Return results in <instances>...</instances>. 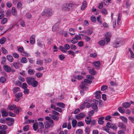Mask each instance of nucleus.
Returning a JSON list of instances; mask_svg holds the SVG:
<instances>
[{
	"label": "nucleus",
	"instance_id": "obj_62",
	"mask_svg": "<svg viewBox=\"0 0 134 134\" xmlns=\"http://www.w3.org/2000/svg\"><path fill=\"white\" fill-rule=\"evenodd\" d=\"M48 128H46V127L44 128L43 129V132L44 134H45L47 133L49 131V130H48Z\"/></svg>",
	"mask_w": 134,
	"mask_h": 134
},
{
	"label": "nucleus",
	"instance_id": "obj_28",
	"mask_svg": "<svg viewBox=\"0 0 134 134\" xmlns=\"http://www.w3.org/2000/svg\"><path fill=\"white\" fill-rule=\"evenodd\" d=\"M19 63L17 62H14L13 63V66L16 69H18L19 68Z\"/></svg>",
	"mask_w": 134,
	"mask_h": 134
},
{
	"label": "nucleus",
	"instance_id": "obj_51",
	"mask_svg": "<svg viewBox=\"0 0 134 134\" xmlns=\"http://www.w3.org/2000/svg\"><path fill=\"white\" fill-rule=\"evenodd\" d=\"M12 55L13 57L16 58H18L19 57V55L16 53H13L12 54Z\"/></svg>",
	"mask_w": 134,
	"mask_h": 134
},
{
	"label": "nucleus",
	"instance_id": "obj_9",
	"mask_svg": "<svg viewBox=\"0 0 134 134\" xmlns=\"http://www.w3.org/2000/svg\"><path fill=\"white\" fill-rule=\"evenodd\" d=\"M34 80L35 79L34 78L31 77H27L26 79L27 82L28 84L30 85L32 84Z\"/></svg>",
	"mask_w": 134,
	"mask_h": 134
},
{
	"label": "nucleus",
	"instance_id": "obj_26",
	"mask_svg": "<svg viewBox=\"0 0 134 134\" xmlns=\"http://www.w3.org/2000/svg\"><path fill=\"white\" fill-rule=\"evenodd\" d=\"M75 39H76V40H81V36L79 34L78 35H76L75 36V37L73 38V40L71 41H73V40H75Z\"/></svg>",
	"mask_w": 134,
	"mask_h": 134
},
{
	"label": "nucleus",
	"instance_id": "obj_12",
	"mask_svg": "<svg viewBox=\"0 0 134 134\" xmlns=\"http://www.w3.org/2000/svg\"><path fill=\"white\" fill-rule=\"evenodd\" d=\"M4 70L7 72H9L11 70V68L7 65H4L3 66Z\"/></svg>",
	"mask_w": 134,
	"mask_h": 134
},
{
	"label": "nucleus",
	"instance_id": "obj_17",
	"mask_svg": "<svg viewBox=\"0 0 134 134\" xmlns=\"http://www.w3.org/2000/svg\"><path fill=\"white\" fill-rule=\"evenodd\" d=\"M59 27L58 24H56L53 26L52 28V30L53 31H55L58 30L59 29Z\"/></svg>",
	"mask_w": 134,
	"mask_h": 134
},
{
	"label": "nucleus",
	"instance_id": "obj_1",
	"mask_svg": "<svg viewBox=\"0 0 134 134\" xmlns=\"http://www.w3.org/2000/svg\"><path fill=\"white\" fill-rule=\"evenodd\" d=\"M53 13V12L50 8H46L42 12L41 15L42 16L46 15L47 17L51 16Z\"/></svg>",
	"mask_w": 134,
	"mask_h": 134
},
{
	"label": "nucleus",
	"instance_id": "obj_6",
	"mask_svg": "<svg viewBox=\"0 0 134 134\" xmlns=\"http://www.w3.org/2000/svg\"><path fill=\"white\" fill-rule=\"evenodd\" d=\"M6 120L8 121L7 122V124L9 126H11L13 125L14 123V119L8 117L5 119Z\"/></svg>",
	"mask_w": 134,
	"mask_h": 134
},
{
	"label": "nucleus",
	"instance_id": "obj_53",
	"mask_svg": "<svg viewBox=\"0 0 134 134\" xmlns=\"http://www.w3.org/2000/svg\"><path fill=\"white\" fill-rule=\"evenodd\" d=\"M128 119L132 123H134V117L129 116L128 117Z\"/></svg>",
	"mask_w": 134,
	"mask_h": 134
},
{
	"label": "nucleus",
	"instance_id": "obj_47",
	"mask_svg": "<svg viewBox=\"0 0 134 134\" xmlns=\"http://www.w3.org/2000/svg\"><path fill=\"white\" fill-rule=\"evenodd\" d=\"M23 94L22 93L20 92L19 93H17L15 94V96L16 98H19L20 97L22 96Z\"/></svg>",
	"mask_w": 134,
	"mask_h": 134
},
{
	"label": "nucleus",
	"instance_id": "obj_21",
	"mask_svg": "<svg viewBox=\"0 0 134 134\" xmlns=\"http://www.w3.org/2000/svg\"><path fill=\"white\" fill-rule=\"evenodd\" d=\"M7 60L10 62H12L13 60V57L10 55H8L7 56Z\"/></svg>",
	"mask_w": 134,
	"mask_h": 134
},
{
	"label": "nucleus",
	"instance_id": "obj_39",
	"mask_svg": "<svg viewBox=\"0 0 134 134\" xmlns=\"http://www.w3.org/2000/svg\"><path fill=\"white\" fill-rule=\"evenodd\" d=\"M118 110L120 112L122 113H124L125 112L124 109L122 107H119L118 108Z\"/></svg>",
	"mask_w": 134,
	"mask_h": 134
},
{
	"label": "nucleus",
	"instance_id": "obj_34",
	"mask_svg": "<svg viewBox=\"0 0 134 134\" xmlns=\"http://www.w3.org/2000/svg\"><path fill=\"white\" fill-rule=\"evenodd\" d=\"M67 52L68 54L70 55H71L73 57H74L75 56V53L72 51L69 50L67 51Z\"/></svg>",
	"mask_w": 134,
	"mask_h": 134
},
{
	"label": "nucleus",
	"instance_id": "obj_44",
	"mask_svg": "<svg viewBox=\"0 0 134 134\" xmlns=\"http://www.w3.org/2000/svg\"><path fill=\"white\" fill-rule=\"evenodd\" d=\"M21 55L26 57H28L30 55L29 54H28L27 52L25 51L22 52V53H21Z\"/></svg>",
	"mask_w": 134,
	"mask_h": 134
},
{
	"label": "nucleus",
	"instance_id": "obj_14",
	"mask_svg": "<svg viewBox=\"0 0 134 134\" xmlns=\"http://www.w3.org/2000/svg\"><path fill=\"white\" fill-rule=\"evenodd\" d=\"M101 92L100 91H97L95 92L96 94L95 97L98 99H99L100 98V94Z\"/></svg>",
	"mask_w": 134,
	"mask_h": 134
},
{
	"label": "nucleus",
	"instance_id": "obj_46",
	"mask_svg": "<svg viewBox=\"0 0 134 134\" xmlns=\"http://www.w3.org/2000/svg\"><path fill=\"white\" fill-rule=\"evenodd\" d=\"M69 30L70 31H72L73 32V33H69V34L71 35H75V33H74V31H75V30L74 29L72 28H70L69 29Z\"/></svg>",
	"mask_w": 134,
	"mask_h": 134
},
{
	"label": "nucleus",
	"instance_id": "obj_22",
	"mask_svg": "<svg viewBox=\"0 0 134 134\" xmlns=\"http://www.w3.org/2000/svg\"><path fill=\"white\" fill-rule=\"evenodd\" d=\"M20 62L23 63H25L27 62V60L25 57H23L21 59Z\"/></svg>",
	"mask_w": 134,
	"mask_h": 134
},
{
	"label": "nucleus",
	"instance_id": "obj_29",
	"mask_svg": "<svg viewBox=\"0 0 134 134\" xmlns=\"http://www.w3.org/2000/svg\"><path fill=\"white\" fill-rule=\"evenodd\" d=\"M87 35H91L93 33L92 30L90 29H88L86 30Z\"/></svg>",
	"mask_w": 134,
	"mask_h": 134
},
{
	"label": "nucleus",
	"instance_id": "obj_64",
	"mask_svg": "<svg viewBox=\"0 0 134 134\" xmlns=\"http://www.w3.org/2000/svg\"><path fill=\"white\" fill-rule=\"evenodd\" d=\"M86 78L88 79L92 80L94 78V77L92 75H87L86 76Z\"/></svg>",
	"mask_w": 134,
	"mask_h": 134
},
{
	"label": "nucleus",
	"instance_id": "obj_4",
	"mask_svg": "<svg viewBox=\"0 0 134 134\" xmlns=\"http://www.w3.org/2000/svg\"><path fill=\"white\" fill-rule=\"evenodd\" d=\"M64 48L62 46H60L59 48L63 53H65L67 52L66 50H69L70 48V46L68 44H66L64 46Z\"/></svg>",
	"mask_w": 134,
	"mask_h": 134
},
{
	"label": "nucleus",
	"instance_id": "obj_15",
	"mask_svg": "<svg viewBox=\"0 0 134 134\" xmlns=\"http://www.w3.org/2000/svg\"><path fill=\"white\" fill-rule=\"evenodd\" d=\"M123 107L125 108L129 107L130 106V104L128 102H126L123 103Z\"/></svg>",
	"mask_w": 134,
	"mask_h": 134
},
{
	"label": "nucleus",
	"instance_id": "obj_10",
	"mask_svg": "<svg viewBox=\"0 0 134 134\" xmlns=\"http://www.w3.org/2000/svg\"><path fill=\"white\" fill-rule=\"evenodd\" d=\"M1 113L2 116L4 117L7 116L8 115V113L4 109H3L1 110Z\"/></svg>",
	"mask_w": 134,
	"mask_h": 134
},
{
	"label": "nucleus",
	"instance_id": "obj_20",
	"mask_svg": "<svg viewBox=\"0 0 134 134\" xmlns=\"http://www.w3.org/2000/svg\"><path fill=\"white\" fill-rule=\"evenodd\" d=\"M77 121L75 119H73L71 123L73 127H75L76 126Z\"/></svg>",
	"mask_w": 134,
	"mask_h": 134
},
{
	"label": "nucleus",
	"instance_id": "obj_43",
	"mask_svg": "<svg viewBox=\"0 0 134 134\" xmlns=\"http://www.w3.org/2000/svg\"><path fill=\"white\" fill-rule=\"evenodd\" d=\"M1 130H5L7 129L8 127L6 125H2L0 127Z\"/></svg>",
	"mask_w": 134,
	"mask_h": 134
},
{
	"label": "nucleus",
	"instance_id": "obj_59",
	"mask_svg": "<svg viewBox=\"0 0 134 134\" xmlns=\"http://www.w3.org/2000/svg\"><path fill=\"white\" fill-rule=\"evenodd\" d=\"M6 58L5 57H3L2 59L1 63L2 64H5V62L6 61Z\"/></svg>",
	"mask_w": 134,
	"mask_h": 134
},
{
	"label": "nucleus",
	"instance_id": "obj_57",
	"mask_svg": "<svg viewBox=\"0 0 134 134\" xmlns=\"http://www.w3.org/2000/svg\"><path fill=\"white\" fill-rule=\"evenodd\" d=\"M90 56L91 57L94 58L97 56V54L96 53H91L90 54Z\"/></svg>",
	"mask_w": 134,
	"mask_h": 134
},
{
	"label": "nucleus",
	"instance_id": "obj_55",
	"mask_svg": "<svg viewBox=\"0 0 134 134\" xmlns=\"http://www.w3.org/2000/svg\"><path fill=\"white\" fill-rule=\"evenodd\" d=\"M45 119L46 120H47V121H53L51 119L50 117L47 116H46L45 118Z\"/></svg>",
	"mask_w": 134,
	"mask_h": 134
},
{
	"label": "nucleus",
	"instance_id": "obj_32",
	"mask_svg": "<svg viewBox=\"0 0 134 134\" xmlns=\"http://www.w3.org/2000/svg\"><path fill=\"white\" fill-rule=\"evenodd\" d=\"M35 35H32L30 38V42H35Z\"/></svg>",
	"mask_w": 134,
	"mask_h": 134
},
{
	"label": "nucleus",
	"instance_id": "obj_61",
	"mask_svg": "<svg viewBox=\"0 0 134 134\" xmlns=\"http://www.w3.org/2000/svg\"><path fill=\"white\" fill-rule=\"evenodd\" d=\"M34 122V120H28L26 121V122L27 124H29L31 123H33Z\"/></svg>",
	"mask_w": 134,
	"mask_h": 134
},
{
	"label": "nucleus",
	"instance_id": "obj_56",
	"mask_svg": "<svg viewBox=\"0 0 134 134\" xmlns=\"http://www.w3.org/2000/svg\"><path fill=\"white\" fill-rule=\"evenodd\" d=\"M82 130L79 129L77 130L76 131V134H82Z\"/></svg>",
	"mask_w": 134,
	"mask_h": 134
},
{
	"label": "nucleus",
	"instance_id": "obj_27",
	"mask_svg": "<svg viewBox=\"0 0 134 134\" xmlns=\"http://www.w3.org/2000/svg\"><path fill=\"white\" fill-rule=\"evenodd\" d=\"M12 14L14 16H16L17 14V11L15 10L14 7H13L12 8Z\"/></svg>",
	"mask_w": 134,
	"mask_h": 134
},
{
	"label": "nucleus",
	"instance_id": "obj_48",
	"mask_svg": "<svg viewBox=\"0 0 134 134\" xmlns=\"http://www.w3.org/2000/svg\"><path fill=\"white\" fill-rule=\"evenodd\" d=\"M21 109L20 108H19L18 107L16 108L15 107V112L17 114H18L19 113V111L20 109Z\"/></svg>",
	"mask_w": 134,
	"mask_h": 134
},
{
	"label": "nucleus",
	"instance_id": "obj_11",
	"mask_svg": "<svg viewBox=\"0 0 134 134\" xmlns=\"http://www.w3.org/2000/svg\"><path fill=\"white\" fill-rule=\"evenodd\" d=\"M87 3L86 1H83L81 7V9L82 10H83L85 9V8L87 7Z\"/></svg>",
	"mask_w": 134,
	"mask_h": 134
},
{
	"label": "nucleus",
	"instance_id": "obj_49",
	"mask_svg": "<svg viewBox=\"0 0 134 134\" xmlns=\"http://www.w3.org/2000/svg\"><path fill=\"white\" fill-rule=\"evenodd\" d=\"M16 105H11L9 106V109L11 110H13L15 108Z\"/></svg>",
	"mask_w": 134,
	"mask_h": 134
},
{
	"label": "nucleus",
	"instance_id": "obj_42",
	"mask_svg": "<svg viewBox=\"0 0 134 134\" xmlns=\"http://www.w3.org/2000/svg\"><path fill=\"white\" fill-rule=\"evenodd\" d=\"M94 65L96 67H99L100 65V62L99 61H97L94 62Z\"/></svg>",
	"mask_w": 134,
	"mask_h": 134
},
{
	"label": "nucleus",
	"instance_id": "obj_23",
	"mask_svg": "<svg viewBox=\"0 0 134 134\" xmlns=\"http://www.w3.org/2000/svg\"><path fill=\"white\" fill-rule=\"evenodd\" d=\"M57 104V106L61 107L62 108H64L65 106V104L63 103L58 102Z\"/></svg>",
	"mask_w": 134,
	"mask_h": 134
},
{
	"label": "nucleus",
	"instance_id": "obj_52",
	"mask_svg": "<svg viewBox=\"0 0 134 134\" xmlns=\"http://www.w3.org/2000/svg\"><path fill=\"white\" fill-rule=\"evenodd\" d=\"M108 88L107 86L103 85L101 87V90L102 91H104L106 90Z\"/></svg>",
	"mask_w": 134,
	"mask_h": 134
},
{
	"label": "nucleus",
	"instance_id": "obj_38",
	"mask_svg": "<svg viewBox=\"0 0 134 134\" xmlns=\"http://www.w3.org/2000/svg\"><path fill=\"white\" fill-rule=\"evenodd\" d=\"M129 51L130 53L131 57L132 58H134V54L131 49L129 48Z\"/></svg>",
	"mask_w": 134,
	"mask_h": 134
},
{
	"label": "nucleus",
	"instance_id": "obj_13",
	"mask_svg": "<svg viewBox=\"0 0 134 134\" xmlns=\"http://www.w3.org/2000/svg\"><path fill=\"white\" fill-rule=\"evenodd\" d=\"M85 115L83 113H80L76 115V118L77 119H80L84 117Z\"/></svg>",
	"mask_w": 134,
	"mask_h": 134
},
{
	"label": "nucleus",
	"instance_id": "obj_37",
	"mask_svg": "<svg viewBox=\"0 0 134 134\" xmlns=\"http://www.w3.org/2000/svg\"><path fill=\"white\" fill-rule=\"evenodd\" d=\"M35 72V71L31 69H29L28 70V74L31 75H32L34 74Z\"/></svg>",
	"mask_w": 134,
	"mask_h": 134
},
{
	"label": "nucleus",
	"instance_id": "obj_19",
	"mask_svg": "<svg viewBox=\"0 0 134 134\" xmlns=\"http://www.w3.org/2000/svg\"><path fill=\"white\" fill-rule=\"evenodd\" d=\"M92 109L95 111H97V107L96 105V103H93L92 104Z\"/></svg>",
	"mask_w": 134,
	"mask_h": 134
},
{
	"label": "nucleus",
	"instance_id": "obj_3",
	"mask_svg": "<svg viewBox=\"0 0 134 134\" xmlns=\"http://www.w3.org/2000/svg\"><path fill=\"white\" fill-rule=\"evenodd\" d=\"M74 5L73 4L65 3L62 6V9L66 11L69 10L70 9H73L74 7Z\"/></svg>",
	"mask_w": 134,
	"mask_h": 134
},
{
	"label": "nucleus",
	"instance_id": "obj_40",
	"mask_svg": "<svg viewBox=\"0 0 134 134\" xmlns=\"http://www.w3.org/2000/svg\"><path fill=\"white\" fill-rule=\"evenodd\" d=\"M6 79L4 77L2 76L0 78V82L2 83H4L6 81Z\"/></svg>",
	"mask_w": 134,
	"mask_h": 134
},
{
	"label": "nucleus",
	"instance_id": "obj_50",
	"mask_svg": "<svg viewBox=\"0 0 134 134\" xmlns=\"http://www.w3.org/2000/svg\"><path fill=\"white\" fill-rule=\"evenodd\" d=\"M40 128H39L37 130V132H38L42 133H43V130L44 129V127H40Z\"/></svg>",
	"mask_w": 134,
	"mask_h": 134
},
{
	"label": "nucleus",
	"instance_id": "obj_18",
	"mask_svg": "<svg viewBox=\"0 0 134 134\" xmlns=\"http://www.w3.org/2000/svg\"><path fill=\"white\" fill-rule=\"evenodd\" d=\"M121 42H113V46L115 47H118L122 45Z\"/></svg>",
	"mask_w": 134,
	"mask_h": 134
},
{
	"label": "nucleus",
	"instance_id": "obj_33",
	"mask_svg": "<svg viewBox=\"0 0 134 134\" xmlns=\"http://www.w3.org/2000/svg\"><path fill=\"white\" fill-rule=\"evenodd\" d=\"M97 22L99 23L100 24L102 25V21L101 19V16L99 15L97 17Z\"/></svg>",
	"mask_w": 134,
	"mask_h": 134
},
{
	"label": "nucleus",
	"instance_id": "obj_35",
	"mask_svg": "<svg viewBox=\"0 0 134 134\" xmlns=\"http://www.w3.org/2000/svg\"><path fill=\"white\" fill-rule=\"evenodd\" d=\"M8 19L7 18H4L1 21V24H4L6 23L7 22Z\"/></svg>",
	"mask_w": 134,
	"mask_h": 134
},
{
	"label": "nucleus",
	"instance_id": "obj_30",
	"mask_svg": "<svg viewBox=\"0 0 134 134\" xmlns=\"http://www.w3.org/2000/svg\"><path fill=\"white\" fill-rule=\"evenodd\" d=\"M22 6V4L20 2H19L18 3L17 7L18 9L21 10Z\"/></svg>",
	"mask_w": 134,
	"mask_h": 134
},
{
	"label": "nucleus",
	"instance_id": "obj_2",
	"mask_svg": "<svg viewBox=\"0 0 134 134\" xmlns=\"http://www.w3.org/2000/svg\"><path fill=\"white\" fill-rule=\"evenodd\" d=\"M92 82V81L85 79H84V81L81 82V85H80V87L81 89L84 90H86L88 88L87 87L85 86L87 85V84L86 83L91 84Z\"/></svg>",
	"mask_w": 134,
	"mask_h": 134
},
{
	"label": "nucleus",
	"instance_id": "obj_24",
	"mask_svg": "<svg viewBox=\"0 0 134 134\" xmlns=\"http://www.w3.org/2000/svg\"><path fill=\"white\" fill-rule=\"evenodd\" d=\"M89 71L90 73L92 75H94L96 74V72L94 70V68H92V69H89Z\"/></svg>",
	"mask_w": 134,
	"mask_h": 134
},
{
	"label": "nucleus",
	"instance_id": "obj_7",
	"mask_svg": "<svg viewBox=\"0 0 134 134\" xmlns=\"http://www.w3.org/2000/svg\"><path fill=\"white\" fill-rule=\"evenodd\" d=\"M105 36L106 41L107 42H109L110 40L109 37L111 36V33L108 32H107L105 34Z\"/></svg>",
	"mask_w": 134,
	"mask_h": 134
},
{
	"label": "nucleus",
	"instance_id": "obj_41",
	"mask_svg": "<svg viewBox=\"0 0 134 134\" xmlns=\"http://www.w3.org/2000/svg\"><path fill=\"white\" fill-rule=\"evenodd\" d=\"M120 118L125 123H126L127 122V119L125 117L121 116L120 117Z\"/></svg>",
	"mask_w": 134,
	"mask_h": 134
},
{
	"label": "nucleus",
	"instance_id": "obj_63",
	"mask_svg": "<svg viewBox=\"0 0 134 134\" xmlns=\"http://www.w3.org/2000/svg\"><path fill=\"white\" fill-rule=\"evenodd\" d=\"M91 21L93 22H94L96 21V19L95 16L91 17Z\"/></svg>",
	"mask_w": 134,
	"mask_h": 134
},
{
	"label": "nucleus",
	"instance_id": "obj_25",
	"mask_svg": "<svg viewBox=\"0 0 134 134\" xmlns=\"http://www.w3.org/2000/svg\"><path fill=\"white\" fill-rule=\"evenodd\" d=\"M91 119L90 117H86L85 119L86 123L87 124H89L90 123Z\"/></svg>",
	"mask_w": 134,
	"mask_h": 134
},
{
	"label": "nucleus",
	"instance_id": "obj_58",
	"mask_svg": "<svg viewBox=\"0 0 134 134\" xmlns=\"http://www.w3.org/2000/svg\"><path fill=\"white\" fill-rule=\"evenodd\" d=\"M90 129L89 128L87 127L85 129V132L86 134H90Z\"/></svg>",
	"mask_w": 134,
	"mask_h": 134
},
{
	"label": "nucleus",
	"instance_id": "obj_36",
	"mask_svg": "<svg viewBox=\"0 0 134 134\" xmlns=\"http://www.w3.org/2000/svg\"><path fill=\"white\" fill-rule=\"evenodd\" d=\"M51 117L52 119L56 121H57L59 119V117L57 116L52 115Z\"/></svg>",
	"mask_w": 134,
	"mask_h": 134
},
{
	"label": "nucleus",
	"instance_id": "obj_16",
	"mask_svg": "<svg viewBox=\"0 0 134 134\" xmlns=\"http://www.w3.org/2000/svg\"><path fill=\"white\" fill-rule=\"evenodd\" d=\"M38 123L37 122H35L33 125V128L34 130L36 131L38 130Z\"/></svg>",
	"mask_w": 134,
	"mask_h": 134
},
{
	"label": "nucleus",
	"instance_id": "obj_54",
	"mask_svg": "<svg viewBox=\"0 0 134 134\" xmlns=\"http://www.w3.org/2000/svg\"><path fill=\"white\" fill-rule=\"evenodd\" d=\"M14 92L15 93H16L17 92L20 91V89L19 87H15L13 89Z\"/></svg>",
	"mask_w": 134,
	"mask_h": 134
},
{
	"label": "nucleus",
	"instance_id": "obj_8",
	"mask_svg": "<svg viewBox=\"0 0 134 134\" xmlns=\"http://www.w3.org/2000/svg\"><path fill=\"white\" fill-rule=\"evenodd\" d=\"M118 127H119L121 129L124 131H126V126L123 123L119 122L118 125Z\"/></svg>",
	"mask_w": 134,
	"mask_h": 134
},
{
	"label": "nucleus",
	"instance_id": "obj_31",
	"mask_svg": "<svg viewBox=\"0 0 134 134\" xmlns=\"http://www.w3.org/2000/svg\"><path fill=\"white\" fill-rule=\"evenodd\" d=\"M38 84V82L37 81H35V79L34 80L32 84L31 85H32V86L34 87H36Z\"/></svg>",
	"mask_w": 134,
	"mask_h": 134
},
{
	"label": "nucleus",
	"instance_id": "obj_45",
	"mask_svg": "<svg viewBox=\"0 0 134 134\" xmlns=\"http://www.w3.org/2000/svg\"><path fill=\"white\" fill-rule=\"evenodd\" d=\"M111 125V126L110 127V128L112 129L115 130H116L117 128V127L115 125V124H112V125Z\"/></svg>",
	"mask_w": 134,
	"mask_h": 134
},
{
	"label": "nucleus",
	"instance_id": "obj_5",
	"mask_svg": "<svg viewBox=\"0 0 134 134\" xmlns=\"http://www.w3.org/2000/svg\"><path fill=\"white\" fill-rule=\"evenodd\" d=\"M45 127L49 128H52L54 126L53 121H45L44 123Z\"/></svg>",
	"mask_w": 134,
	"mask_h": 134
},
{
	"label": "nucleus",
	"instance_id": "obj_60",
	"mask_svg": "<svg viewBox=\"0 0 134 134\" xmlns=\"http://www.w3.org/2000/svg\"><path fill=\"white\" fill-rule=\"evenodd\" d=\"M29 129V126L28 125H26L24 126L23 130L24 131H27Z\"/></svg>",
	"mask_w": 134,
	"mask_h": 134
}]
</instances>
